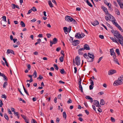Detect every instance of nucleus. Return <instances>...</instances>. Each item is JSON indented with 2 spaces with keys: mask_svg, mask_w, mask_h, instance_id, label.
Segmentation results:
<instances>
[{
  "mask_svg": "<svg viewBox=\"0 0 123 123\" xmlns=\"http://www.w3.org/2000/svg\"><path fill=\"white\" fill-rule=\"evenodd\" d=\"M94 101L95 102L94 105L96 107H101V106L99 105V103L98 101L96 100H94Z\"/></svg>",
  "mask_w": 123,
  "mask_h": 123,
  "instance_id": "10",
  "label": "nucleus"
},
{
  "mask_svg": "<svg viewBox=\"0 0 123 123\" xmlns=\"http://www.w3.org/2000/svg\"><path fill=\"white\" fill-rule=\"evenodd\" d=\"M105 102L103 99H101L100 100V104L101 105H105Z\"/></svg>",
  "mask_w": 123,
  "mask_h": 123,
  "instance_id": "22",
  "label": "nucleus"
},
{
  "mask_svg": "<svg viewBox=\"0 0 123 123\" xmlns=\"http://www.w3.org/2000/svg\"><path fill=\"white\" fill-rule=\"evenodd\" d=\"M91 23L94 26H95L96 25H98L99 23L98 22L97 20H95L94 21L92 22Z\"/></svg>",
  "mask_w": 123,
  "mask_h": 123,
  "instance_id": "13",
  "label": "nucleus"
},
{
  "mask_svg": "<svg viewBox=\"0 0 123 123\" xmlns=\"http://www.w3.org/2000/svg\"><path fill=\"white\" fill-rule=\"evenodd\" d=\"M79 90L82 92H83V88L81 85L79 86Z\"/></svg>",
  "mask_w": 123,
  "mask_h": 123,
  "instance_id": "24",
  "label": "nucleus"
},
{
  "mask_svg": "<svg viewBox=\"0 0 123 123\" xmlns=\"http://www.w3.org/2000/svg\"><path fill=\"white\" fill-rule=\"evenodd\" d=\"M36 21V20L35 18H33L32 20H31V22H34Z\"/></svg>",
  "mask_w": 123,
  "mask_h": 123,
  "instance_id": "64",
  "label": "nucleus"
},
{
  "mask_svg": "<svg viewBox=\"0 0 123 123\" xmlns=\"http://www.w3.org/2000/svg\"><path fill=\"white\" fill-rule=\"evenodd\" d=\"M33 76H34V78H36L37 77V73L36 71L35 70L34 71V73L32 75Z\"/></svg>",
  "mask_w": 123,
  "mask_h": 123,
  "instance_id": "25",
  "label": "nucleus"
},
{
  "mask_svg": "<svg viewBox=\"0 0 123 123\" xmlns=\"http://www.w3.org/2000/svg\"><path fill=\"white\" fill-rule=\"evenodd\" d=\"M115 51L117 53L118 55H120V51L118 49H117L115 50Z\"/></svg>",
  "mask_w": 123,
  "mask_h": 123,
  "instance_id": "31",
  "label": "nucleus"
},
{
  "mask_svg": "<svg viewBox=\"0 0 123 123\" xmlns=\"http://www.w3.org/2000/svg\"><path fill=\"white\" fill-rule=\"evenodd\" d=\"M115 21L116 20L115 18L114 19H113L111 21L114 25V24L116 23V22H115Z\"/></svg>",
  "mask_w": 123,
  "mask_h": 123,
  "instance_id": "56",
  "label": "nucleus"
},
{
  "mask_svg": "<svg viewBox=\"0 0 123 123\" xmlns=\"http://www.w3.org/2000/svg\"><path fill=\"white\" fill-rule=\"evenodd\" d=\"M116 55L115 53H114V54H113V57L114 58V59H116Z\"/></svg>",
  "mask_w": 123,
  "mask_h": 123,
  "instance_id": "55",
  "label": "nucleus"
},
{
  "mask_svg": "<svg viewBox=\"0 0 123 123\" xmlns=\"http://www.w3.org/2000/svg\"><path fill=\"white\" fill-rule=\"evenodd\" d=\"M103 9V11L106 14H108V12L107 11V10L106 8L104 7H103L102 8Z\"/></svg>",
  "mask_w": 123,
  "mask_h": 123,
  "instance_id": "17",
  "label": "nucleus"
},
{
  "mask_svg": "<svg viewBox=\"0 0 123 123\" xmlns=\"http://www.w3.org/2000/svg\"><path fill=\"white\" fill-rule=\"evenodd\" d=\"M54 67L55 68V69L57 70H58L59 68L58 67L57 65L56 64H55L53 65Z\"/></svg>",
  "mask_w": 123,
  "mask_h": 123,
  "instance_id": "29",
  "label": "nucleus"
},
{
  "mask_svg": "<svg viewBox=\"0 0 123 123\" xmlns=\"http://www.w3.org/2000/svg\"><path fill=\"white\" fill-rule=\"evenodd\" d=\"M64 57V56H61L59 58V60L61 62H62L63 61V58Z\"/></svg>",
  "mask_w": 123,
  "mask_h": 123,
  "instance_id": "30",
  "label": "nucleus"
},
{
  "mask_svg": "<svg viewBox=\"0 0 123 123\" xmlns=\"http://www.w3.org/2000/svg\"><path fill=\"white\" fill-rule=\"evenodd\" d=\"M11 49H8L7 50V52H6L7 54L8 55V54L11 53Z\"/></svg>",
  "mask_w": 123,
  "mask_h": 123,
  "instance_id": "53",
  "label": "nucleus"
},
{
  "mask_svg": "<svg viewBox=\"0 0 123 123\" xmlns=\"http://www.w3.org/2000/svg\"><path fill=\"white\" fill-rule=\"evenodd\" d=\"M31 123H37L36 120L34 119H32L31 120Z\"/></svg>",
  "mask_w": 123,
  "mask_h": 123,
  "instance_id": "44",
  "label": "nucleus"
},
{
  "mask_svg": "<svg viewBox=\"0 0 123 123\" xmlns=\"http://www.w3.org/2000/svg\"><path fill=\"white\" fill-rule=\"evenodd\" d=\"M116 70L114 69H112L109 70L108 72V74L110 75H111L114 74L116 73Z\"/></svg>",
  "mask_w": 123,
  "mask_h": 123,
  "instance_id": "6",
  "label": "nucleus"
},
{
  "mask_svg": "<svg viewBox=\"0 0 123 123\" xmlns=\"http://www.w3.org/2000/svg\"><path fill=\"white\" fill-rule=\"evenodd\" d=\"M118 80L121 81L122 82V81L123 80V76H121L119 77L118 78Z\"/></svg>",
  "mask_w": 123,
  "mask_h": 123,
  "instance_id": "27",
  "label": "nucleus"
},
{
  "mask_svg": "<svg viewBox=\"0 0 123 123\" xmlns=\"http://www.w3.org/2000/svg\"><path fill=\"white\" fill-rule=\"evenodd\" d=\"M41 42V40L40 38H39L37 40V42L38 43H39Z\"/></svg>",
  "mask_w": 123,
  "mask_h": 123,
  "instance_id": "59",
  "label": "nucleus"
},
{
  "mask_svg": "<svg viewBox=\"0 0 123 123\" xmlns=\"http://www.w3.org/2000/svg\"><path fill=\"white\" fill-rule=\"evenodd\" d=\"M93 86V85H90L89 86V89L90 90H92L93 89V87L92 86Z\"/></svg>",
  "mask_w": 123,
  "mask_h": 123,
  "instance_id": "57",
  "label": "nucleus"
},
{
  "mask_svg": "<svg viewBox=\"0 0 123 123\" xmlns=\"http://www.w3.org/2000/svg\"><path fill=\"white\" fill-rule=\"evenodd\" d=\"M12 9H15V8L16 5L15 4H12Z\"/></svg>",
  "mask_w": 123,
  "mask_h": 123,
  "instance_id": "38",
  "label": "nucleus"
},
{
  "mask_svg": "<svg viewBox=\"0 0 123 123\" xmlns=\"http://www.w3.org/2000/svg\"><path fill=\"white\" fill-rule=\"evenodd\" d=\"M111 121L112 122H114L115 121V119L113 117H111Z\"/></svg>",
  "mask_w": 123,
  "mask_h": 123,
  "instance_id": "50",
  "label": "nucleus"
},
{
  "mask_svg": "<svg viewBox=\"0 0 123 123\" xmlns=\"http://www.w3.org/2000/svg\"><path fill=\"white\" fill-rule=\"evenodd\" d=\"M111 32L113 34L115 38L116 37V38H117V40L118 42L119 41V40H121L123 38L122 36L117 31H114L113 29L111 31Z\"/></svg>",
  "mask_w": 123,
  "mask_h": 123,
  "instance_id": "1",
  "label": "nucleus"
},
{
  "mask_svg": "<svg viewBox=\"0 0 123 123\" xmlns=\"http://www.w3.org/2000/svg\"><path fill=\"white\" fill-rule=\"evenodd\" d=\"M23 89H24V91H25V93L28 96L29 95V93H28V92H27V91L26 90V89L25 88V87L24 86H23Z\"/></svg>",
  "mask_w": 123,
  "mask_h": 123,
  "instance_id": "28",
  "label": "nucleus"
},
{
  "mask_svg": "<svg viewBox=\"0 0 123 123\" xmlns=\"http://www.w3.org/2000/svg\"><path fill=\"white\" fill-rule=\"evenodd\" d=\"M46 36L48 38H49L51 37V35L50 34L48 33L46 34Z\"/></svg>",
  "mask_w": 123,
  "mask_h": 123,
  "instance_id": "45",
  "label": "nucleus"
},
{
  "mask_svg": "<svg viewBox=\"0 0 123 123\" xmlns=\"http://www.w3.org/2000/svg\"><path fill=\"white\" fill-rule=\"evenodd\" d=\"M117 1L120 7L121 8H122V7L121 6V0H118Z\"/></svg>",
  "mask_w": 123,
  "mask_h": 123,
  "instance_id": "32",
  "label": "nucleus"
},
{
  "mask_svg": "<svg viewBox=\"0 0 123 123\" xmlns=\"http://www.w3.org/2000/svg\"><path fill=\"white\" fill-rule=\"evenodd\" d=\"M58 42L57 39L56 38H55L53 39L52 41H50V47H52L53 44H56Z\"/></svg>",
  "mask_w": 123,
  "mask_h": 123,
  "instance_id": "3",
  "label": "nucleus"
},
{
  "mask_svg": "<svg viewBox=\"0 0 123 123\" xmlns=\"http://www.w3.org/2000/svg\"><path fill=\"white\" fill-rule=\"evenodd\" d=\"M31 10H32L34 12H35L37 10L36 9L35 7H33L31 9Z\"/></svg>",
  "mask_w": 123,
  "mask_h": 123,
  "instance_id": "40",
  "label": "nucleus"
},
{
  "mask_svg": "<svg viewBox=\"0 0 123 123\" xmlns=\"http://www.w3.org/2000/svg\"><path fill=\"white\" fill-rule=\"evenodd\" d=\"M92 108H93V110H94L95 111H96V108H95V106L93 105H92Z\"/></svg>",
  "mask_w": 123,
  "mask_h": 123,
  "instance_id": "63",
  "label": "nucleus"
},
{
  "mask_svg": "<svg viewBox=\"0 0 123 123\" xmlns=\"http://www.w3.org/2000/svg\"><path fill=\"white\" fill-rule=\"evenodd\" d=\"M118 65H119V62H118V60L117 59H115L113 60Z\"/></svg>",
  "mask_w": 123,
  "mask_h": 123,
  "instance_id": "35",
  "label": "nucleus"
},
{
  "mask_svg": "<svg viewBox=\"0 0 123 123\" xmlns=\"http://www.w3.org/2000/svg\"><path fill=\"white\" fill-rule=\"evenodd\" d=\"M43 78V77L42 76H41V75H39V77L37 78V79H40V80H41Z\"/></svg>",
  "mask_w": 123,
  "mask_h": 123,
  "instance_id": "46",
  "label": "nucleus"
},
{
  "mask_svg": "<svg viewBox=\"0 0 123 123\" xmlns=\"http://www.w3.org/2000/svg\"><path fill=\"white\" fill-rule=\"evenodd\" d=\"M99 37L102 39H103L104 38V36L103 35H100L99 36Z\"/></svg>",
  "mask_w": 123,
  "mask_h": 123,
  "instance_id": "62",
  "label": "nucleus"
},
{
  "mask_svg": "<svg viewBox=\"0 0 123 123\" xmlns=\"http://www.w3.org/2000/svg\"><path fill=\"white\" fill-rule=\"evenodd\" d=\"M7 85V82L5 81L4 82L3 85V87L4 88L6 87V86Z\"/></svg>",
  "mask_w": 123,
  "mask_h": 123,
  "instance_id": "34",
  "label": "nucleus"
},
{
  "mask_svg": "<svg viewBox=\"0 0 123 123\" xmlns=\"http://www.w3.org/2000/svg\"><path fill=\"white\" fill-rule=\"evenodd\" d=\"M60 72L61 74H63L65 72V71L64 69H62L60 70Z\"/></svg>",
  "mask_w": 123,
  "mask_h": 123,
  "instance_id": "39",
  "label": "nucleus"
},
{
  "mask_svg": "<svg viewBox=\"0 0 123 123\" xmlns=\"http://www.w3.org/2000/svg\"><path fill=\"white\" fill-rule=\"evenodd\" d=\"M70 22H72V23L73 24H77L76 20L70 16Z\"/></svg>",
  "mask_w": 123,
  "mask_h": 123,
  "instance_id": "7",
  "label": "nucleus"
},
{
  "mask_svg": "<svg viewBox=\"0 0 123 123\" xmlns=\"http://www.w3.org/2000/svg\"><path fill=\"white\" fill-rule=\"evenodd\" d=\"M105 18L107 21H108L109 20V18L108 16H105Z\"/></svg>",
  "mask_w": 123,
  "mask_h": 123,
  "instance_id": "52",
  "label": "nucleus"
},
{
  "mask_svg": "<svg viewBox=\"0 0 123 123\" xmlns=\"http://www.w3.org/2000/svg\"><path fill=\"white\" fill-rule=\"evenodd\" d=\"M123 83L119 80H117L115 81L113 83V85L114 86H116L122 84Z\"/></svg>",
  "mask_w": 123,
  "mask_h": 123,
  "instance_id": "4",
  "label": "nucleus"
},
{
  "mask_svg": "<svg viewBox=\"0 0 123 123\" xmlns=\"http://www.w3.org/2000/svg\"><path fill=\"white\" fill-rule=\"evenodd\" d=\"M65 20L67 21L69 20V16H66L65 17Z\"/></svg>",
  "mask_w": 123,
  "mask_h": 123,
  "instance_id": "41",
  "label": "nucleus"
},
{
  "mask_svg": "<svg viewBox=\"0 0 123 123\" xmlns=\"http://www.w3.org/2000/svg\"><path fill=\"white\" fill-rule=\"evenodd\" d=\"M61 49V47H58L56 49V51H57L58 52Z\"/></svg>",
  "mask_w": 123,
  "mask_h": 123,
  "instance_id": "58",
  "label": "nucleus"
},
{
  "mask_svg": "<svg viewBox=\"0 0 123 123\" xmlns=\"http://www.w3.org/2000/svg\"><path fill=\"white\" fill-rule=\"evenodd\" d=\"M110 39H111L112 40L113 42H115L117 43V44H119V43L118 42V40H117V39H115V38H114L112 37H110Z\"/></svg>",
  "mask_w": 123,
  "mask_h": 123,
  "instance_id": "14",
  "label": "nucleus"
},
{
  "mask_svg": "<svg viewBox=\"0 0 123 123\" xmlns=\"http://www.w3.org/2000/svg\"><path fill=\"white\" fill-rule=\"evenodd\" d=\"M90 80L91 81L90 84L91 85H93L94 83H93V80H92L91 79H90Z\"/></svg>",
  "mask_w": 123,
  "mask_h": 123,
  "instance_id": "37",
  "label": "nucleus"
},
{
  "mask_svg": "<svg viewBox=\"0 0 123 123\" xmlns=\"http://www.w3.org/2000/svg\"><path fill=\"white\" fill-rule=\"evenodd\" d=\"M63 117L66 119V112L65 111H64L63 112Z\"/></svg>",
  "mask_w": 123,
  "mask_h": 123,
  "instance_id": "33",
  "label": "nucleus"
},
{
  "mask_svg": "<svg viewBox=\"0 0 123 123\" xmlns=\"http://www.w3.org/2000/svg\"><path fill=\"white\" fill-rule=\"evenodd\" d=\"M85 98L88 100L90 99V102L92 103L93 101V100L92 98L90 97L89 96H86L85 97Z\"/></svg>",
  "mask_w": 123,
  "mask_h": 123,
  "instance_id": "16",
  "label": "nucleus"
},
{
  "mask_svg": "<svg viewBox=\"0 0 123 123\" xmlns=\"http://www.w3.org/2000/svg\"><path fill=\"white\" fill-rule=\"evenodd\" d=\"M88 57H89V58H91L92 59L90 60H89V58H88V59H87V61L88 62H92L93 61V60L94 57V55L93 54H90L89 53H88Z\"/></svg>",
  "mask_w": 123,
  "mask_h": 123,
  "instance_id": "2",
  "label": "nucleus"
},
{
  "mask_svg": "<svg viewBox=\"0 0 123 123\" xmlns=\"http://www.w3.org/2000/svg\"><path fill=\"white\" fill-rule=\"evenodd\" d=\"M21 116L25 120V119L26 118V117L25 116L22 114H21Z\"/></svg>",
  "mask_w": 123,
  "mask_h": 123,
  "instance_id": "47",
  "label": "nucleus"
},
{
  "mask_svg": "<svg viewBox=\"0 0 123 123\" xmlns=\"http://www.w3.org/2000/svg\"><path fill=\"white\" fill-rule=\"evenodd\" d=\"M114 4L116 7L118 6V5L116 1H114L113 2Z\"/></svg>",
  "mask_w": 123,
  "mask_h": 123,
  "instance_id": "49",
  "label": "nucleus"
},
{
  "mask_svg": "<svg viewBox=\"0 0 123 123\" xmlns=\"http://www.w3.org/2000/svg\"><path fill=\"white\" fill-rule=\"evenodd\" d=\"M86 2L88 6H90L91 7H92L93 6H92V4L90 2H89L88 0H86Z\"/></svg>",
  "mask_w": 123,
  "mask_h": 123,
  "instance_id": "23",
  "label": "nucleus"
},
{
  "mask_svg": "<svg viewBox=\"0 0 123 123\" xmlns=\"http://www.w3.org/2000/svg\"><path fill=\"white\" fill-rule=\"evenodd\" d=\"M103 57L102 56V57H101L99 58L98 59V63H99L100 62V61L102 59Z\"/></svg>",
  "mask_w": 123,
  "mask_h": 123,
  "instance_id": "54",
  "label": "nucleus"
},
{
  "mask_svg": "<svg viewBox=\"0 0 123 123\" xmlns=\"http://www.w3.org/2000/svg\"><path fill=\"white\" fill-rule=\"evenodd\" d=\"M115 13L118 15H119L120 14V12L117 9H115Z\"/></svg>",
  "mask_w": 123,
  "mask_h": 123,
  "instance_id": "19",
  "label": "nucleus"
},
{
  "mask_svg": "<svg viewBox=\"0 0 123 123\" xmlns=\"http://www.w3.org/2000/svg\"><path fill=\"white\" fill-rule=\"evenodd\" d=\"M83 56L85 58H87V59H88V57L87 56V55L86 53L85 54L83 55Z\"/></svg>",
  "mask_w": 123,
  "mask_h": 123,
  "instance_id": "42",
  "label": "nucleus"
},
{
  "mask_svg": "<svg viewBox=\"0 0 123 123\" xmlns=\"http://www.w3.org/2000/svg\"><path fill=\"white\" fill-rule=\"evenodd\" d=\"M31 66L30 64H29L27 66V68L29 70H30L31 69Z\"/></svg>",
  "mask_w": 123,
  "mask_h": 123,
  "instance_id": "61",
  "label": "nucleus"
},
{
  "mask_svg": "<svg viewBox=\"0 0 123 123\" xmlns=\"http://www.w3.org/2000/svg\"><path fill=\"white\" fill-rule=\"evenodd\" d=\"M80 43V41L78 40H74L72 43V44L74 46H76Z\"/></svg>",
  "mask_w": 123,
  "mask_h": 123,
  "instance_id": "8",
  "label": "nucleus"
},
{
  "mask_svg": "<svg viewBox=\"0 0 123 123\" xmlns=\"http://www.w3.org/2000/svg\"><path fill=\"white\" fill-rule=\"evenodd\" d=\"M117 27L122 32H123V29L119 25L117 26Z\"/></svg>",
  "mask_w": 123,
  "mask_h": 123,
  "instance_id": "36",
  "label": "nucleus"
},
{
  "mask_svg": "<svg viewBox=\"0 0 123 123\" xmlns=\"http://www.w3.org/2000/svg\"><path fill=\"white\" fill-rule=\"evenodd\" d=\"M20 24L21 26L23 27H24L25 26V25L24 22L22 21H21L20 22Z\"/></svg>",
  "mask_w": 123,
  "mask_h": 123,
  "instance_id": "20",
  "label": "nucleus"
},
{
  "mask_svg": "<svg viewBox=\"0 0 123 123\" xmlns=\"http://www.w3.org/2000/svg\"><path fill=\"white\" fill-rule=\"evenodd\" d=\"M83 50H83V49H82V48H80L78 50L79 54L80 55H82L83 54V53L82 51Z\"/></svg>",
  "mask_w": 123,
  "mask_h": 123,
  "instance_id": "11",
  "label": "nucleus"
},
{
  "mask_svg": "<svg viewBox=\"0 0 123 123\" xmlns=\"http://www.w3.org/2000/svg\"><path fill=\"white\" fill-rule=\"evenodd\" d=\"M63 29L64 31L66 34H67L68 33V28L67 27H64L63 28Z\"/></svg>",
  "mask_w": 123,
  "mask_h": 123,
  "instance_id": "18",
  "label": "nucleus"
},
{
  "mask_svg": "<svg viewBox=\"0 0 123 123\" xmlns=\"http://www.w3.org/2000/svg\"><path fill=\"white\" fill-rule=\"evenodd\" d=\"M80 80L79 81V82H78V84L79 85V86L81 85V81H82V80L80 78Z\"/></svg>",
  "mask_w": 123,
  "mask_h": 123,
  "instance_id": "51",
  "label": "nucleus"
},
{
  "mask_svg": "<svg viewBox=\"0 0 123 123\" xmlns=\"http://www.w3.org/2000/svg\"><path fill=\"white\" fill-rule=\"evenodd\" d=\"M2 96H1L2 98H4L5 99H6L7 97L5 94H2Z\"/></svg>",
  "mask_w": 123,
  "mask_h": 123,
  "instance_id": "43",
  "label": "nucleus"
},
{
  "mask_svg": "<svg viewBox=\"0 0 123 123\" xmlns=\"http://www.w3.org/2000/svg\"><path fill=\"white\" fill-rule=\"evenodd\" d=\"M48 3L50 7L52 8L53 7V5L52 4V3L51 1H50V0L48 1Z\"/></svg>",
  "mask_w": 123,
  "mask_h": 123,
  "instance_id": "21",
  "label": "nucleus"
},
{
  "mask_svg": "<svg viewBox=\"0 0 123 123\" xmlns=\"http://www.w3.org/2000/svg\"><path fill=\"white\" fill-rule=\"evenodd\" d=\"M4 116L5 118L7 120H8L9 118L8 117V116L6 114H4Z\"/></svg>",
  "mask_w": 123,
  "mask_h": 123,
  "instance_id": "26",
  "label": "nucleus"
},
{
  "mask_svg": "<svg viewBox=\"0 0 123 123\" xmlns=\"http://www.w3.org/2000/svg\"><path fill=\"white\" fill-rule=\"evenodd\" d=\"M79 120L81 122H82L84 121V120L81 117H79Z\"/></svg>",
  "mask_w": 123,
  "mask_h": 123,
  "instance_id": "60",
  "label": "nucleus"
},
{
  "mask_svg": "<svg viewBox=\"0 0 123 123\" xmlns=\"http://www.w3.org/2000/svg\"><path fill=\"white\" fill-rule=\"evenodd\" d=\"M82 48L84 50L85 49L88 50H89L90 49L89 46L87 44H85L84 45V48Z\"/></svg>",
  "mask_w": 123,
  "mask_h": 123,
  "instance_id": "9",
  "label": "nucleus"
},
{
  "mask_svg": "<svg viewBox=\"0 0 123 123\" xmlns=\"http://www.w3.org/2000/svg\"><path fill=\"white\" fill-rule=\"evenodd\" d=\"M107 15L108 16L109 18V20L111 21L113 19H115V18L113 16L109 13Z\"/></svg>",
  "mask_w": 123,
  "mask_h": 123,
  "instance_id": "15",
  "label": "nucleus"
},
{
  "mask_svg": "<svg viewBox=\"0 0 123 123\" xmlns=\"http://www.w3.org/2000/svg\"><path fill=\"white\" fill-rule=\"evenodd\" d=\"M76 64L77 66H79L80 64V58L78 56H76L75 58Z\"/></svg>",
  "mask_w": 123,
  "mask_h": 123,
  "instance_id": "5",
  "label": "nucleus"
},
{
  "mask_svg": "<svg viewBox=\"0 0 123 123\" xmlns=\"http://www.w3.org/2000/svg\"><path fill=\"white\" fill-rule=\"evenodd\" d=\"M110 53H113V54H114V53H115L114 52V50L113 49H111L110 50Z\"/></svg>",
  "mask_w": 123,
  "mask_h": 123,
  "instance_id": "48",
  "label": "nucleus"
},
{
  "mask_svg": "<svg viewBox=\"0 0 123 123\" xmlns=\"http://www.w3.org/2000/svg\"><path fill=\"white\" fill-rule=\"evenodd\" d=\"M75 37L77 38L80 39L81 38V35L80 33H76L75 35Z\"/></svg>",
  "mask_w": 123,
  "mask_h": 123,
  "instance_id": "12",
  "label": "nucleus"
}]
</instances>
